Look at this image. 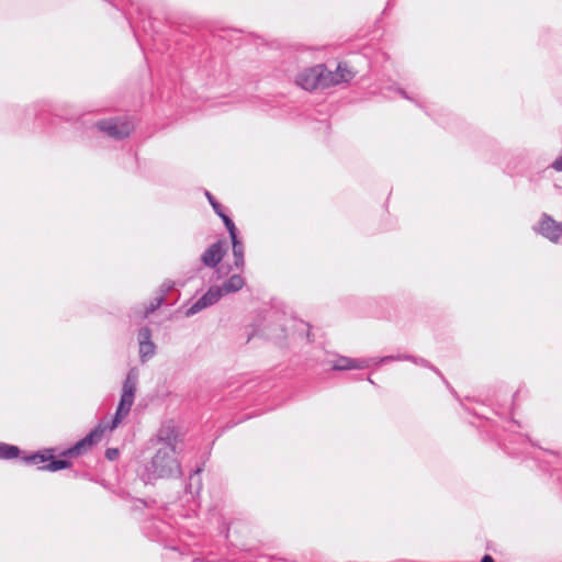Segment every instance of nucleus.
Here are the masks:
<instances>
[{
    "label": "nucleus",
    "mask_w": 562,
    "mask_h": 562,
    "mask_svg": "<svg viewBox=\"0 0 562 562\" xmlns=\"http://www.w3.org/2000/svg\"><path fill=\"white\" fill-rule=\"evenodd\" d=\"M181 475V463L176 457V450L172 447H161L144 465L140 479L145 484H149L159 479H171Z\"/></svg>",
    "instance_id": "f257e3e1"
},
{
    "label": "nucleus",
    "mask_w": 562,
    "mask_h": 562,
    "mask_svg": "<svg viewBox=\"0 0 562 562\" xmlns=\"http://www.w3.org/2000/svg\"><path fill=\"white\" fill-rule=\"evenodd\" d=\"M55 449H44L41 451L33 452L32 454L22 457V460L27 465H37L41 471L56 472L59 470L68 469L71 467V462L66 459H54Z\"/></svg>",
    "instance_id": "f03ea898"
},
{
    "label": "nucleus",
    "mask_w": 562,
    "mask_h": 562,
    "mask_svg": "<svg viewBox=\"0 0 562 562\" xmlns=\"http://www.w3.org/2000/svg\"><path fill=\"white\" fill-rule=\"evenodd\" d=\"M100 132L109 137L121 140L131 135L134 131L133 122L127 117H111L100 120L94 125Z\"/></svg>",
    "instance_id": "7ed1b4c3"
},
{
    "label": "nucleus",
    "mask_w": 562,
    "mask_h": 562,
    "mask_svg": "<svg viewBox=\"0 0 562 562\" xmlns=\"http://www.w3.org/2000/svg\"><path fill=\"white\" fill-rule=\"evenodd\" d=\"M325 71V65L318 64L313 67H308L303 69L297 74L295 78V82L299 87L306 91H313L316 89H326L325 87V77L323 72Z\"/></svg>",
    "instance_id": "20e7f679"
},
{
    "label": "nucleus",
    "mask_w": 562,
    "mask_h": 562,
    "mask_svg": "<svg viewBox=\"0 0 562 562\" xmlns=\"http://www.w3.org/2000/svg\"><path fill=\"white\" fill-rule=\"evenodd\" d=\"M104 428L101 425L97 426L92 429L88 435H86L82 439L77 441L72 447L61 451L59 453L60 457L76 458L82 456L87 451H89L94 445H97L103 435Z\"/></svg>",
    "instance_id": "39448f33"
},
{
    "label": "nucleus",
    "mask_w": 562,
    "mask_h": 562,
    "mask_svg": "<svg viewBox=\"0 0 562 562\" xmlns=\"http://www.w3.org/2000/svg\"><path fill=\"white\" fill-rule=\"evenodd\" d=\"M138 383V370L131 368L122 385V394L117 407L125 413H130Z\"/></svg>",
    "instance_id": "423d86ee"
},
{
    "label": "nucleus",
    "mask_w": 562,
    "mask_h": 562,
    "mask_svg": "<svg viewBox=\"0 0 562 562\" xmlns=\"http://www.w3.org/2000/svg\"><path fill=\"white\" fill-rule=\"evenodd\" d=\"M223 296V290L218 285L211 286L199 300H196L187 311L186 316L190 317L217 303Z\"/></svg>",
    "instance_id": "0eeeda50"
},
{
    "label": "nucleus",
    "mask_w": 562,
    "mask_h": 562,
    "mask_svg": "<svg viewBox=\"0 0 562 562\" xmlns=\"http://www.w3.org/2000/svg\"><path fill=\"white\" fill-rule=\"evenodd\" d=\"M325 77V87L329 88L333 86H337L340 83L349 82L353 77L355 72L351 71L346 63H339L337 65L336 70H329L325 66V71L323 72Z\"/></svg>",
    "instance_id": "6e6552de"
},
{
    "label": "nucleus",
    "mask_w": 562,
    "mask_h": 562,
    "mask_svg": "<svg viewBox=\"0 0 562 562\" xmlns=\"http://www.w3.org/2000/svg\"><path fill=\"white\" fill-rule=\"evenodd\" d=\"M157 441L162 443V447H172L176 450V445L182 440V436L173 420H167L161 424L157 431Z\"/></svg>",
    "instance_id": "1a4fd4ad"
},
{
    "label": "nucleus",
    "mask_w": 562,
    "mask_h": 562,
    "mask_svg": "<svg viewBox=\"0 0 562 562\" xmlns=\"http://www.w3.org/2000/svg\"><path fill=\"white\" fill-rule=\"evenodd\" d=\"M224 240H217L213 243L209 248L201 255V262L209 268H215L224 258L226 248Z\"/></svg>",
    "instance_id": "9d476101"
},
{
    "label": "nucleus",
    "mask_w": 562,
    "mask_h": 562,
    "mask_svg": "<svg viewBox=\"0 0 562 562\" xmlns=\"http://www.w3.org/2000/svg\"><path fill=\"white\" fill-rule=\"evenodd\" d=\"M372 362H373V359H370V358L357 359V358H349V357L340 356L334 362L333 370H335V371H345V370H352V369L361 370V369L369 368Z\"/></svg>",
    "instance_id": "9b49d317"
},
{
    "label": "nucleus",
    "mask_w": 562,
    "mask_h": 562,
    "mask_svg": "<svg viewBox=\"0 0 562 562\" xmlns=\"http://www.w3.org/2000/svg\"><path fill=\"white\" fill-rule=\"evenodd\" d=\"M539 233L551 241H557L562 236V224L543 214L539 223Z\"/></svg>",
    "instance_id": "f8f14e48"
},
{
    "label": "nucleus",
    "mask_w": 562,
    "mask_h": 562,
    "mask_svg": "<svg viewBox=\"0 0 562 562\" xmlns=\"http://www.w3.org/2000/svg\"><path fill=\"white\" fill-rule=\"evenodd\" d=\"M232 248H233V257H234V266L237 269H243L245 266V247L238 236L231 238Z\"/></svg>",
    "instance_id": "ddd939ff"
},
{
    "label": "nucleus",
    "mask_w": 562,
    "mask_h": 562,
    "mask_svg": "<svg viewBox=\"0 0 562 562\" xmlns=\"http://www.w3.org/2000/svg\"><path fill=\"white\" fill-rule=\"evenodd\" d=\"M245 284V280L240 274H233L231 276L222 286H220L223 290V295L227 293H235L239 291Z\"/></svg>",
    "instance_id": "4468645a"
},
{
    "label": "nucleus",
    "mask_w": 562,
    "mask_h": 562,
    "mask_svg": "<svg viewBox=\"0 0 562 562\" xmlns=\"http://www.w3.org/2000/svg\"><path fill=\"white\" fill-rule=\"evenodd\" d=\"M404 358H405V360L412 361V362H414L417 366H422V367H425V368H428V369L432 370L438 376H440V379L443 381V383L447 385V387H449L451 390V392H454L451 389L449 382L446 380V378L441 373V371L438 368H436L435 366H432L428 360H426L424 358L411 356V355H404Z\"/></svg>",
    "instance_id": "2eb2a0df"
},
{
    "label": "nucleus",
    "mask_w": 562,
    "mask_h": 562,
    "mask_svg": "<svg viewBox=\"0 0 562 562\" xmlns=\"http://www.w3.org/2000/svg\"><path fill=\"white\" fill-rule=\"evenodd\" d=\"M21 449L18 446L0 442V459L10 460L20 457Z\"/></svg>",
    "instance_id": "dca6fc26"
},
{
    "label": "nucleus",
    "mask_w": 562,
    "mask_h": 562,
    "mask_svg": "<svg viewBox=\"0 0 562 562\" xmlns=\"http://www.w3.org/2000/svg\"><path fill=\"white\" fill-rule=\"evenodd\" d=\"M139 345V359L143 363L154 357L156 352V345L153 341L138 344Z\"/></svg>",
    "instance_id": "f3484780"
},
{
    "label": "nucleus",
    "mask_w": 562,
    "mask_h": 562,
    "mask_svg": "<svg viewBox=\"0 0 562 562\" xmlns=\"http://www.w3.org/2000/svg\"><path fill=\"white\" fill-rule=\"evenodd\" d=\"M218 216L222 218L226 229L228 231L229 237L231 238L236 237L237 236V228H236L233 220L227 214H225V212H223Z\"/></svg>",
    "instance_id": "a211bd4d"
},
{
    "label": "nucleus",
    "mask_w": 562,
    "mask_h": 562,
    "mask_svg": "<svg viewBox=\"0 0 562 562\" xmlns=\"http://www.w3.org/2000/svg\"><path fill=\"white\" fill-rule=\"evenodd\" d=\"M202 472V468L199 467L196 468L191 474H190V483L186 486V491L189 492V493H193L192 491V486H193V481L195 480L196 482V491H199L201 488V479L199 476V474Z\"/></svg>",
    "instance_id": "6ab92c4d"
},
{
    "label": "nucleus",
    "mask_w": 562,
    "mask_h": 562,
    "mask_svg": "<svg viewBox=\"0 0 562 562\" xmlns=\"http://www.w3.org/2000/svg\"><path fill=\"white\" fill-rule=\"evenodd\" d=\"M165 302L164 294H159L156 296L150 303L145 307V317L149 314L154 313L160 305Z\"/></svg>",
    "instance_id": "aec40b11"
},
{
    "label": "nucleus",
    "mask_w": 562,
    "mask_h": 562,
    "mask_svg": "<svg viewBox=\"0 0 562 562\" xmlns=\"http://www.w3.org/2000/svg\"><path fill=\"white\" fill-rule=\"evenodd\" d=\"M137 340H138V344L153 341L151 340V329L147 326L139 328L138 334H137Z\"/></svg>",
    "instance_id": "412c9836"
},
{
    "label": "nucleus",
    "mask_w": 562,
    "mask_h": 562,
    "mask_svg": "<svg viewBox=\"0 0 562 562\" xmlns=\"http://www.w3.org/2000/svg\"><path fill=\"white\" fill-rule=\"evenodd\" d=\"M205 195L216 215L222 214L224 212L223 205L209 191L205 192Z\"/></svg>",
    "instance_id": "4be33fe9"
},
{
    "label": "nucleus",
    "mask_w": 562,
    "mask_h": 562,
    "mask_svg": "<svg viewBox=\"0 0 562 562\" xmlns=\"http://www.w3.org/2000/svg\"><path fill=\"white\" fill-rule=\"evenodd\" d=\"M128 413H125L124 411H121L119 407L116 408L114 418L112 419L111 425L109 426L110 430H113L117 427V425L122 422L124 417H126Z\"/></svg>",
    "instance_id": "5701e85b"
},
{
    "label": "nucleus",
    "mask_w": 562,
    "mask_h": 562,
    "mask_svg": "<svg viewBox=\"0 0 562 562\" xmlns=\"http://www.w3.org/2000/svg\"><path fill=\"white\" fill-rule=\"evenodd\" d=\"M119 457V450L116 448H108L105 450V458L110 461L115 460Z\"/></svg>",
    "instance_id": "b1692460"
},
{
    "label": "nucleus",
    "mask_w": 562,
    "mask_h": 562,
    "mask_svg": "<svg viewBox=\"0 0 562 562\" xmlns=\"http://www.w3.org/2000/svg\"><path fill=\"white\" fill-rule=\"evenodd\" d=\"M402 360H405L404 358V355H398V356H386V357H383L380 359L379 362H389V361H402Z\"/></svg>",
    "instance_id": "393cba45"
},
{
    "label": "nucleus",
    "mask_w": 562,
    "mask_h": 562,
    "mask_svg": "<svg viewBox=\"0 0 562 562\" xmlns=\"http://www.w3.org/2000/svg\"><path fill=\"white\" fill-rule=\"evenodd\" d=\"M173 286V283L171 281H165L160 286V294L166 295L167 292H169Z\"/></svg>",
    "instance_id": "a878e982"
},
{
    "label": "nucleus",
    "mask_w": 562,
    "mask_h": 562,
    "mask_svg": "<svg viewBox=\"0 0 562 562\" xmlns=\"http://www.w3.org/2000/svg\"><path fill=\"white\" fill-rule=\"evenodd\" d=\"M551 167L557 171H562V155L552 162Z\"/></svg>",
    "instance_id": "bb28decb"
},
{
    "label": "nucleus",
    "mask_w": 562,
    "mask_h": 562,
    "mask_svg": "<svg viewBox=\"0 0 562 562\" xmlns=\"http://www.w3.org/2000/svg\"><path fill=\"white\" fill-rule=\"evenodd\" d=\"M481 562H495L494 559L490 554H485Z\"/></svg>",
    "instance_id": "cd10ccee"
},
{
    "label": "nucleus",
    "mask_w": 562,
    "mask_h": 562,
    "mask_svg": "<svg viewBox=\"0 0 562 562\" xmlns=\"http://www.w3.org/2000/svg\"><path fill=\"white\" fill-rule=\"evenodd\" d=\"M398 92L401 93V95L403 98L408 99V100L411 99L403 89H398Z\"/></svg>",
    "instance_id": "c85d7f7f"
},
{
    "label": "nucleus",
    "mask_w": 562,
    "mask_h": 562,
    "mask_svg": "<svg viewBox=\"0 0 562 562\" xmlns=\"http://www.w3.org/2000/svg\"><path fill=\"white\" fill-rule=\"evenodd\" d=\"M306 337H307L308 341H312L310 330H307Z\"/></svg>",
    "instance_id": "c756f323"
},
{
    "label": "nucleus",
    "mask_w": 562,
    "mask_h": 562,
    "mask_svg": "<svg viewBox=\"0 0 562 562\" xmlns=\"http://www.w3.org/2000/svg\"><path fill=\"white\" fill-rule=\"evenodd\" d=\"M232 526H233L232 524L228 525L227 531H231Z\"/></svg>",
    "instance_id": "7c9ffc66"
}]
</instances>
